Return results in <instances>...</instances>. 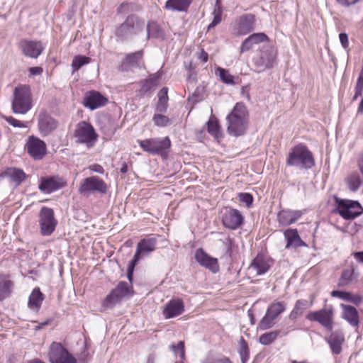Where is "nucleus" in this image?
I'll return each instance as SVG.
<instances>
[{"label": "nucleus", "mask_w": 363, "mask_h": 363, "mask_svg": "<svg viewBox=\"0 0 363 363\" xmlns=\"http://www.w3.org/2000/svg\"><path fill=\"white\" fill-rule=\"evenodd\" d=\"M227 131L233 136L244 135L248 128L249 111L242 102H238L230 113L226 116Z\"/></svg>", "instance_id": "nucleus-1"}, {"label": "nucleus", "mask_w": 363, "mask_h": 363, "mask_svg": "<svg viewBox=\"0 0 363 363\" xmlns=\"http://www.w3.org/2000/svg\"><path fill=\"white\" fill-rule=\"evenodd\" d=\"M288 166L296 167L300 169H311L315 164L312 152L302 144L294 147L286 159Z\"/></svg>", "instance_id": "nucleus-2"}, {"label": "nucleus", "mask_w": 363, "mask_h": 363, "mask_svg": "<svg viewBox=\"0 0 363 363\" xmlns=\"http://www.w3.org/2000/svg\"><path fill=\"white\" fill-rule=\"evenodd\" d=\"M32 107V99L29 88L18 86L15 88L12 99V111L16 114H25Z\"/></svg>", "instance_id": "nucleus-3"}, {"label": "nucleus", "mask_w": 363, "mask_h": 363, "mask_svg": "<svg viewBox=\"0 0 363 363\" xmlns=\"http://www.w3.org/2000/svg\"><path fill=\"white\" fill-rule=\"evenodd\" d=\"M138 143L143 151L152 155L167 156V150L171 147V141L168 137L151 138L138 140Z\"/></svg>", "instance_id": "nucleus-4"}, {"label": "nucleus", "mask_w": 363, "mask_h": 363, "mask_svg": "<svg viewBox=\"0 0 363 363\" xmlns=\"http://www.w3.org/2000/svg\"><path fill=\"white\" fill-rule=\"evenodd\" d=\"M336 211L345 220H353L363 213V208L358 201L335 197Z\"/></svg>", "instance_id": "nucleus-5"}, {"label": "nucleus", "mask_w": 363, "mask_h": 363, "mask_svg": "<svg viewBox=\"0 0 363 363\" xmlns=\"http://www.w3.org/2000/svg\"><path fill=\"white\" fill-rule=\"evenodd\" d=\"M107 189V185L102 179L92 176L82 181L78 191L83 196L89 197L95 192L106 194Z\"/></svg>", "instance_id": "nucleus-6"}, {"label": "nucleus", "mask_w": 363, "mask_h": 363, "mask_svg": "<svg viewBox=\"0 0 363 363\" xmlns=\"http://www.w3.org/2000/svg\"><path fill=\"white\" fill-rule=\"evenodd\" d=\"M74 136L77 142L84 143L88 147H93L98 138L92 125L86 121H81L77 125Z\"/></svg>", "instance_id": "nucleus-7"}, {"label": "nucleus", "mask_w": 363, "mask_h": 363, "mask_svg": "<svg viewBox=\"0 0 363 363\" xmlns=\"http://www.w3.org/2000/svg\"><path fill=\"white\" fill-rule=\"evenodd\" d=\"M57 220L55 218L52 208L43 207L39 213V225L40 233L44 236L50 235L55 230Z\"/></svg>", "instance_id": "nucleus-8"}, {"label": "nucleus", "mask_w": 363, "mask_h": 363, "mask_svg": "<svg viewBox=\"0 0 363 363\" xmlns=\"http://www.w3.org/2000/svg\"><path fill=\"white\" fill-rule=\"evenodd\" d=\"M306 319L318 322L327 330L332 331L334 325V311L332 306H330L327 308L310 312L307 314Z\"/></svg>", "instance_id": "nucleus-9"}, {"label": "nucleus", "mask_w": 363, "mask_h": 363, "mask_svg": "<svg viewBox=\"0 0 363 363\" xmlns=\"http://www.w3.org/2000/svg\"><path fill=\"white\" fill-rule=\"evenodd\" d=\"M48 357L51 363H77L76 359L60 343L55 342L50 347Z\"/></svg>", "instance_id": "nucleus-10"}, {"label": "nucleus", "mask_w": 363, "mask_h": 363, "mask_svg": "<svg viewBox=\"0 0 363 363\" xmlns=\"http://www.w3.org/2000/svg\"><path fill=\"white\" fill-rule=\"evenodd\" d=\"M143 23L134 15L129 16L116 30V35L121 38H127L136 34L143 28Z\"/></svg>", "instance_id": "nucleus-11"}, {"label": "nucleus", "mask_w": 363, "mask_h": 363, "mask_svg": "<svg viewBox=\"0 0 363 363\" xmlns=\"http://www.w3.org/2000/svg\"><path fill=\"white\" fill-rule=\"evenodd\" d=\"M130 289L128 283L121 281L116 289L106 296L103 302L104 309L111 308L118 303L123 297L130 295Z\"/></svg>", "instance_id": "nucleus-12"}, {"label": "nucleus", "mask_w": 363, "mask_h": 363, "mask_svg": "<svg viewBox=\"0 0 363 363\" xmlns=\"http://www.w3.org/2000/svg\"><path fill=\"white\" fill-rule=\"evenodd\" d=\"M285 309V305L282 302L277 301L270 304L265 315L260 321V328L263 330H266L272 327L274 324V320L279 314L283 313Z\"/></svg>", "instance_id": "nucleus-13"}, {"label": "nucleus", "mask_w": 363, "mask_h": 363, "mask_svg": "<svg viewBox=\"0 0 363 363\" xmlns=\"http://www.w3.org/2000/svg\"><path fill=\"white\" fill-rule=\"evenodd\" d=\"M38 126L40 134L47 136L57 129V121L45 111H41L38 117Z\"/></svg>", "instance_id": "nucleus-14"}, {"label": "nucleus", "mask_w": 363, "mask_h": 363, "mask_svg": "<svg viewBox=\"0 0 363 363\" xmlns=\"http://www.w3.org/2000/svg\"><path fill=\"white\" fill-rule=\"evenodd\" d=\"M18 48L26 57L35 59L38 58L44 50V46L40 41L26 39L19 42Z\"/></svg>", "instance_id": "nucleus-15"}, {"label": "nucleus", "mask_w": 363, "mask_h": 363, "mask_svg": "<svg viewBox=\"0 0 363 363\" xmlns=\"http://www.w3.org/2000/svg\"><path fill=\"white\" fill-rule=\"evenodd\" d=\"M26 147L28 154L35 160H40L46 154V144L37 137H29Z\"/></svg>", "instance_id": "nucleus-16"}, {"label": "nucleus", "mask_w": 363, "mask_h": 363, "mask_svg": "<svg viewBox=\"0 0 363 363\" xmlns=\"http://www.w3.org/2000/svg\"><path fill=\"white\" fill-rule=\"evenodd\" d=\"M272 260L262 255H258L248 267V273L253 277L267 272L272 264Z\"/></svg>", "instance_id": "nucleus-17"}, {"label": "nucleus", "mask_w": 363, "mask_h": 363, "mask_svg": "<svg viewBox=\"0 0 363 363\" xmlns=\"http://www.w3.org/2000/svg\"><path fill=\"white\" fill-rule=\"evenodd\" d=\"M255 16L247 13L241 16L233 26V33L237 35H246L254 30Z\"/></svg>", "instance_id": "nucleus-18"}, {"label": "nucleus", "mask_w": 363, "mask_h": 363, "mask_svg": "<svg viewBox=\"0 0 363 363\" xmlns=\"http://www.w3.org/2000/svg\"><path fill=\"white\" fill-rule=\"evenodd\" d=\"M26 177V175L22 169L13 167L8 168L0 174L1 180L9 183L13 188L18 186Z\"/></svg>", "instance_id": "nucleus-19"}, {"label": "nucleus", "mask_w": 363, "mask_h": 363, "mask_svg": "<svg viewBox=\"0 0 363 363\" xmlns=\"http://www.w3.org/2000/svg\"><path fill=\"white\" fill-rule=\"evenodd\" d=\"M194 257L196 261L202 267L209 269L213 273L219 270L218 259L210 256L202 248L196 250Z\"/></svg>", "instance_id": "nucleus-20"}, {"label": "nucleus", "mask_w": 363, "mask_h": 363, "mask_svg": "<svg viewBox=\"0 0 363 363\" xmlns=\"http://www.w3.org/2000/svg\"><path fill=\"white\" fill-rule=\"evenodd\" d=\"M157 239L155 238L141 240L137 245V249L133 257L135 262H138L141 256H145L156 249Z\"/></svg>", "instance_id": "nucleus-21"}, {"label": "nucleus", "mask_w": 363, "mask_h": 363, "mask_svg": "<svg viewBox=\"0 0 363 363\" xmlns=\"http://www.w3.org/2000/svg\"><path fill=\"white\" fill-rule=\"evenodd\" d=\"M243 217L238 210L227 209L223 216V224L225 227L235 230L242 223Z\"/></svg>", "instance_id": "nucleus-22"}, {"label": "nucleus", "mask_w": 363, "mask_h": 363, "mask_svg": "<svg viewBox=\"0 0 363 363\" xmlns=\"http://www.w3.org/2000/svg\"><path fill=\"white\" fill-rule=\"evenodd\" d=\"M108 99L96 91H91L86 94L84 99V106L91 110L96 109L106 104Z\"/></svg>", "instance_id": "nucleus-23"}, {"label": "nucleus", "mask_w": 363, "mask_h": 363, "mask_svg": "<svg viewBox=\"0 0 363 363\" xmlns=\"http://www.w3.org/2000/svg\"><path fill=\"white\" fill-rule=\"evenodd\" d=\"M184 311V305L182 300L172 299L169 301L163 310V315L166 319H169L181 315Z\"/></svg>", "instance_id": "nucleus-24"}, {"label": "nucleus", "mask_w": 363, "mask_h": 363, "mask_svg": "<svg viewBox=\"0 0 363 363\" xmlns=\"http://www.w3.org/2000/svg\"><path fill=\"white\" fill-rule=\"evenodd\" d=\"M302 216L301 211L282 210L277 214L279 225L287 226L296 222Z\"/></svg>", "instance_id": "nucleus-25"}, {"label": "nucleus", "mask_w": 363, "mask_h": 363, "mask_svg": "<svg viewBox=\"0 0 363 363\" xmlns=\"http://www.w3.org/2000/svg\"><path fill=\"white\" fill-rule=\"evenodd\" d=\"M63 186V182L56 177L42 178L39 189L45 194L52 193Z\"/></svg>", "instance_id": "nucleus-26"}, {"label": "nucleus", "mask_w": 363, "mask_h": 363, "mask_svg": "<svg viewBox=\"0 0 363 363\" xmlns=\"http://www.w3.org/2000/svg\"><path fill=\"white\" fill-rule=\"evenodd\" d=\"M276 60V54L272 50L262 52L260 57L255 60L256 67L260 70L271 68Z\"/></svg>", "instance_id": "nucleus-27"}, {"label": "nucleus", "mask_w": 363, "mask_h": 363, "mask_svg": "<svg viewBox=\"0 0 363 363\" xmlns=\"http://www.w3.org/2000/svg\"><path fill=\"white\" fill-rule=\"evenodd\" d=\"M284 235L287 242L286 248H296L305 245L301 239L296 229H287L284 232Z\"/></svg>", "instance_id": "nucleus-28"}, {"label": "nucleus", "mask_w": 363, "mask_h": 363, "mask_svg": "<svg viewBox=\"0 0 363 363\" xmlns=\"http://www.w3.org/2000/svg\"><path fill=\"white\" fill-rule=\"evenodd\" d=\"M14 287V282L8 274H0V301L8 298Z\"/></svg>", "instance_id": "nucleus-29"}, {"label": "nucleus", "mask_w": 363, "mask_h": 363, "mask_svg": "<svg viewBox=\"0 0 363 363\" xmlns=\"http://www.w3.org/2000/svg\"><path fill=\"white\" fill-rule=\"evenodd\" d=\"M268 40V37L263 33H254L247 38L242 43L240 52H244L252 48L255 44Z\"/></svg>", "instance_id": "nucleus-30"}, {"label": "nucleus", "mask_w": 363, "mask_h": 363, "mask_svg": "<svg viewBox=\"0 0 363 363\" xmlns=\"http://www.w3.org/2000/svg\"><path fill=\"white\" fill-rule=\"evenodd\" d=\"M192 0H167L164 9L173 12H187Z\"/></svg>", "instance_id": "nucleus-31"}, {"label": "nucleus", "mask_w": 363, "mask_h": 363, "mask_svg": "<svg viewBox=\"0 0 363 363\" xmlns=\"http://www.w3.org/2000/svg\"><path fill=\"white\" fill-rule=\"evenodd\" d=\"M340 306L343 310L342 318L351 325L357 326L359 324V313L357 309L353 306L343 303Z\"/></svg>", "instance_id": "nucleus-32"}, {"label": "nucleus", "mask_w": 363, "mask_h": 363, "mask_svg": "<svg viewBox=\"0 0 363 363\" xmlns=\"http://www.w3.org/2000/svg\"><path fill=\"white\" fill-rule=\"evenodd\" d=\"M344 340V335L340 332L333 333L328 338V342L333 354H338L341 352Z\"/></svg>", "instance_id": "nucleus-33"}, {"label": "nucleus", "mask_w": 363, "mask_h": 363, "mask_svg": "<svg viewBox=\"0 0 363 363\" xmlns=\"http://www.w3.org/2000/svg\"><path fill=\"white\" fill-rule=\"evenodd\" d=\"M333 297L339 298L342 300L352 303L357 306L362 302V297L357 294H352L350 292L334 290L331 292Z\"/></svg>", "instance_id": "nucleus-34"}, {"label": "nucleus", "mask_w": 363, "mask_h": 363, "mask_svg": "<svg viewBox=\"0 0 363 363\" xmlns=\"http://www.w3.org/2000/svg\"><path fill=\"white\" fill-rule=\"evenodd\" d=\"M44 296L38 288L34 289L30 294L28 299V307L35 311H38L43 303Z\"/></svg>", "instance_id": "nucleus-35"}, {"label": "nucleus", "mask_w": 363, "mask_h": 363, "mask_svg": "<svg viewBox=\"0 0 363 363\" xmlns=\"http://www.w3.org/2000/svg\"><path fill=\"white\" fill-rule=\"evenodd\" d=\"M168 89L166 87L162 88L158 93V102L156 110L158 112H165L168 104Z\"/></svg>", "instance_id": "nucleus-36"}, {"label": "nucleus", "mask_w": 363, "mask_h": 363, "mask_svg": "<svg viewBox=\"0 0 363 363\" xmlns=\"http://www.w3.org/2000/svg\"><path fill=\"white\" fill-rule=\"evenodd\" d=\"M346 183L349 189L353 192L357 191L360 185L362 180L358 172H353L346 178Z\"/></svg>", "instance_id": "nucleus-37"}, {"label": "nucleus", "mask_w": 363, "mask_h": 363, "mask_svg": "<svg viewBox=\"0 0 363 363\" xmlns=\"http://www.w3.org/2000/svg\"><path fill=\"white\" fill-rule=\"evenodd\" d=\"M143 51H138L131 54H129L126 56L125 60L127 64L130 66L140 67L143 65Z\"/></svg>", "instance_id": "nucleus-38"}, {"label": "nucleus", "mask_w": 363, "mask_h": 363, "mask_svg": "<svg viewBox=\"0 0 363 363\" xmlns=\"http://www.w3.org/2000/svg\"><path fill=\"white\" fill-rule=\"evenodd\" d=\"M307 305V301L306 300H298L295 304V306L291 313L289 314V318L291 320L296 319L298 316L301 315L306 309Z\"/></svg>", "instance_id": "nucleus-39"}, {"label": "nucleus", "mask_w": 363, "mask_h": 363, "mask_svg": "<svg viewBox=\"0 0 363 363\" xmlns=\"http://www.w3.org/2000/svg\"><path fill=\"white\" fill-rule=\"evenodd\" d=\"M147 38H159L163 35L162 30L155 22H150L147 26Z\"/></svg>", "instance_id": "nucleus-40"}, {"label": "nucleus", "mask_w": 363, "mask_h": 363, "mask_svg": "<svg viewBox=\"0 0 363 363\" xmlns=\"http://www.w3.org/2000/svg\"><path fill=\"white\" fill-rule=\"evenodd\" d=\"M208 132L213 137L218 138L220 135V127L216 118L212 117L207 123Z\"/></svg>", "instance_id": "nucleus-41"}, {"label": "nucleus", "mask_w": 363, "mask_h": 363, "mask_svg": "<svg viewBox=\"0 0 363 363\" xmlns=\"http://www.w3.org/2000/svg\"><path fill=\"white\" fill-rule=\"evenodd\" d=\"M354 269H345L338 281L340 286H345L351 283L353 279Z\"/></svg>", "instance_id": "nucleus-42"}, {"label": "nucleus", "mask_w": 363, "mask_h": 363, "mask_svg": "<svg viewBox=\"0 0 363 363\" xmlns=\"http://www.w3.org/2000/svg\"><path fill=\"white\" fill-rule=\"evenodd\" d=\"M220 79L225 84H235L234 77L229 72L223 68L218 67L216 70Z\"/></svg>", "instance_id": "nucleus-43"}, {"label": "nucleus", "mask_w": 363, "mask_h": 363, "mask_svg": "<svg viewBox=\"0 0 363 363\" xmlns=\"http://www.w3.org/2000/svg\"><path fill=\"white\" fill-rule=\"evenodd\" d=\"M91 61V59L88 57L83 55H77L76 56L72 62V67L74 71H77L83 65L89 64Z\"/></svg>", "instance_id": "nucleus-44"}, {"label": "nucleus", "mask_w": 363, "mask_h": 363, "mask_svg": "<svg viewBox=\"0 0 363 363\" xmlns=\"http://www.w3.org/2000/svg\"><path fill=\"white\" fill-rule=\"evenodd\" d=\"M201 363H232L231 361L224 356L208 355Z\"/></svg>", "instance_id": "nucleus-45"}, {"label": "nucleus", "mask_w": 363, "mask_h": 363, "mask_svg": "<svg viewBox=\"0 0 363 363\" xmlns=\"http://www.w3.org/2000/svg\"><path fill=\"white\" fill-rule=\"evenodd\" d=\"M278 335V333L273 331L266 333L259 337V341L261 344L267 345L274 342Z\"/></svg>", "instance_id": "nucleus-46"}, {"label": "nucleus", "mask_w": 363, "mask_h": 363, "mask_svg": "<svg viewBox=\"0 0 363 363\" xmlns=\"http://www.w3.org/2000/svg\"><path fill=\"white\" fill-rule=\"evenodd\" d=\"M170 348L174 351L176 355L178 354L182 360L184 359L185 350L184 342L183 341H179L177 345H171Z\"/></svg>", "instance_id": "nucleus-47"}, {"label": "nucleus", "mask_w": 363, "mask_h": 363, "mask_svg": "<svg viewBox=\"0 0 363 363\" xmlns=\"http://www.w3.org/2000/svg\"><path fill=\"white\" fill-rule=\"evenodd\" d=\"M152 121L157 126H166L169 123V118L162 114H155Z\"/></svg>", "instance_id": "nucleus-48"}, {"label": "nucleus", "mask_w": 363, "mask_h": 363, "mask_svg": "<svg viewBox=\"0 0 363 363\" xmlns=\"http://www.w3.org/2000/svg\"><path fill=\"white\" fill-rule=\"evenodd\" d=\"M221 13L222 11L220 8H216L213 12V19L212 22L208 25V30H210L214 28L216 25H218L221 21Z\"/></svg>", "instance_id": "nucleus-49"}, {"label": "nucleus", "mask_w": 363, "mask_h": 363, "mask_svg": "<svg viewBox=\"0 0 363 363\" xmlns=\"http://www.w3.org/2000/svg\"><path fill=\"white\" fill-rule=\"evenodd\" d=\"M335 3L340 7L348 9L354 6L363 0H335Z\"/></svg>", "instance_id": "nucleus-50"}, {"label": "nucleus", "mask_w": 363, "mask_h": 363, "mask_svg": "<svg viewBox=\"0 0 363 363\" xmlns=\"http://www.w3.org/2000/svg\"><path fill=\"white\" fill-rule=\"evenodd\" d=\"M240 354L241 357V359L242 363H245V361L248 359V347L247 345V343L244 340V339L242 337L240 341Z\"/></svg>", "instance_id": "nucleus-51"}, {"label": "nucleus", "mask_w": 363, "mask_h": 363, "mask_svg": "<svg viewBox=\"0 0 363 363\" xmlns=\"http://www.w3.org/2000/svg\"><path fill=\"white\" fill-rule=\"evenodd\" d=\"M363 91V74H361L357 82V84L355 86V94L353 96V100H356L358 96H359Z\"/></svg>", "instance_id": "nucleus-52"}, {"label": "nucleus", "mask_w": 363, "mask_h": 363, "mask_svg": "<svg viewBox=\"0 0 363 363\" xmlns=\"http://www.w3.org/2000/svg\"><path fill=\"white\" fill-rule=\"evenodd\" d=\"M4 119L12 126L17 128H26L27 124L11 116H5Z\"/></svg>", "instance_id": "nucleus-53"}, {"label": "nucleus", "mask_w": 363, "mask_h": 363, "mask_svg": "<svg viewBox=\"0 0 363 363\" xmlns=\"http://www.w3.org/2000/svg\"><path fill=\"white\" fill-rule=\"evenodd\" d=\"M240 200L249 206L253 201L252 196L248 193H241L239 195Z\"/></svg>", "instance_id": "nucleus-54"}, {"label": "nucleus", "mask_w": 363, "mask_h": 363, "mask_svg": "<svg viewBox=\"0 0 363 363\" xmlns=\"http://www.w3.org/2000/svg\"><path fill=\"white\" fill-rule=\"evenodd\" d=\"M339 39L342 46L347 48L349 46L348 36L345 33H341L339 35Z\"/></svg>", "instance_id": "nucleus-55"}, {"label": "nucleus", "mask_w": 363, "mask_h": 363, "mask_svg": "<svg viewBox=\"0 0 363 363\" xmlns=\"http://www.w3.org/2000/svg\"><path fill=\"white\" fill-rule=\"evenodd\" d=\"M138 262H135V259H132V261L130 262L129 266H128V279H129L130 282H131L132 281V276H133V269H134V267L136 265Z\"/></svg>", "instance_id": "nucleus-56"}, {"label": "nucleus", "mask_w": 363, "mask_h": 363, "mask_svg": "<svg viewBox=\"0 0 363 363\" xmlns=\"http://www.w3.org/2000/svg\"><path fill=\"white\" fill-rule=\"evenodd\" d=\"M89 169L91 171L99 173V174H103L104 172L103 167L98 164H94L92 165H90L89 167Z\"/></svg>", "instance_id": "nucleus-57"}, {"label": "nucleus", "mask_w": 363, "mask_h": 363, "mask_svg": "<svg viewBox=\"0 0 363 363\" xmlns=\"http://www.w3.org/2000/svg\"><path fill=\"white\" fill-rule=\"evenodd\" d=\"M353 256L357 261L363 263V251L354 252L353 253Z\"/></svg>", "instance_id": "nucleus-58"}, {"label": "nucleus", "mask_w": 363, "mask_h": 363, "mask_svg": "<svg viewBox=\"0 0 363 363\" xmlns=\"http://www.w3.org/2000/svg\"><path fill=\"white\" fill-rule=\"evenodd\" d=\"M30 72L33 74H40L42 72V69L40 67H35L30 68Z\"/></svg>", "instance_id": "nucleus-59"}, {"label": "nucleus", "mask_w": 363, "mask_h": 363, "mask_svg": "<svg viewBox=\"0 0 363 363\" xmlns=\"http://www.w3.org/2000/svg\"><path fill=\"white\" fill-rule=\"evenodd\" d=\"M127 172H128V165L125 163H123L121 168V172L125 174Z\"/></svg>", "instance_id": "nucleus-60"}, {"label": "nucleus", "mask_w": 363, "mask_h": 363, "mask_svg": "<svg viewBox=\"0 0 363 363\" xmlns=\"http://www.w3.org/2000/svg\"><path fill=\"white\" fill-rule=\"evenodd\" d=\"M201 57H202L203 62H207V60H208V54L203 51L202 53H201Z\"/></svg>", "instance_id": "nucleus-61"}, {"label": "nucleus", "mask_w": 363, "mask_h": 363, "mask_svg": "<svg viewBox=\"0 0 363 363\" xmlns=\"http://www.w3.org/2000/svg\"><path fill=\"white\" fill-rule=\"evenodd\" d=\"M247 98L248 99H250V95H249V94H247Z\"/></svg>", "instance_id": "nucleus-62"}, {"label": "nucleus", "mask_w": 363, "mask_h": 363, "mask_svg": "<svg viewBox=\"0 0 363 363\" xmlns=\"http://www.w3.org/2000/svg\"><path fill=\"white\" fill-rule=\"evenodd\" d=\"M125 6V4H121V9L123 8V6Z\"/></svg>", "instance_id": "nucleus-63"}]
</instances>
